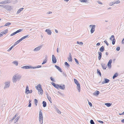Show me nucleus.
I'll return each instance as SVG.
<instances>
[{"label":"nucleus","instance_id":"obj_1","mask_svg":"<svg viewBox=\"0 0 124 124\" xmlns=\"http://www.w3.org/2000/svg\"><path fill=\"white\" fill-rule=\"evenodd\" d=\"M21 77V76L18 74H16L14 75L12 78V81L14 83H16L17 81L20 80Z\"/></svg>","mask_w":124,"mask_h":124},{"label":"nucleus","instance_id":"obj_2","mask_svg":"<svg viewBox=\"0 0 124 124\" xmlns=\"http://www.w3.org/2000/svg\"><path fill=\"white\" fill-rule=\"evenodd\" d=\"M41 88V85L40 84H38L37 86L35 87V88L38 90L39 94L40 95H42L43 94V91Z\"/></svg>","mask_w":124,"mask_h":124},{"label":"nucleus","instance_id":"obj_3","mask_svg":"<svg viewBox=\"0 0 124 124\" xmlns=\"http://www.w3.org/2000/svg\"><path fill=\"white\" fill-rule=\"evenodd\" d=\"M74 80L75 83L77 85V89L78 90L79 92H80V84L78 83V81L76 79L74 78Z\"/></svg>","mask_w":124,"mask_h":124},{"label":"nucleus","instance_id":"obj_4","mask_svg":"<svg viewBox=\"0 0 124 124\" xmlns=\"http://www.w3.org/2000/svg\"><path fill=\"white\" fill-rule=\"evenodd\" d=\"M5 86L4 87V89L8 88L10 86V82L9 81H8L5 82Z\"/></svg>","mask_w":124,"mask_h":124},{"label":"nucleus","instance_id":"obj_5","mask_svg":"<svg viewBox=\"0 0 124 124\" xmlns=\"http://www.w3.org/2000/svg\"><path fill=\"white\" fill-rule=\"evenodd\" d=\"M89 27H92L91 30L90 31L91 33H93L95 31V25H90Z\"/></svg>","mask_w":124,"mask_h":124},{"label":"nucleus","instance_id":"obj_6","mask_svg":"<svg viewBox=\"0 0 124 124\" xmlns=\"http://www.w3.org/2000/svg\"><path fill=\"white\" fill-rule=\"evenodd\" d=\"M110 40L112 41V44L114 45L115 43V39L114 36L113 35H112L109 39Z\"/></svg>","mask_w":124,"mask_h":124},{"label":"nucleus","instance_id":"obj_7","mask_svg":"<svg viewBox=\"0 0 124 124\" xmlns=\"http://www.w3.org/2000/svg\"><path fill=\"white\" fill-rule=\"evenodd\" d=\"M52 61L53 63H56L57 62V59L54 55H52Z\"/></svg>","mask_w":124,"mask_h":124},{"label":"nucleus","instance_id":"obj_8","mask_svg":"<svg viewBox=\"0 0 124 124\" xmlns=\"http://www.w3.org/2000/svg\"><path fill=\"white\" fill-rule=\"evenodd\" d=\"M10 2V0H6L0 2V4H3L8 3Z\"/></svg>","mask_w":124,"mask_h":124},{"label":"nucleus","instance_id":"obj_9","mask_svg":"<svg viewBox=\"0 0 124 124\" xmlns=\"http://www.w3.org/2000/svg\"><path fill=\"white\" fill-rule=\"evenodd\" d=\"M21 68L23 69H32V66H28L26 65L22 67Z\"/></svg>","mask_w":124,"mask_h":124},{"label":"nucleus","instance_id":"obj_10","mask_svg":"<svg viewBox=\"0 0 124 124\" xmlns=\"http://www.w3.org/2000/svg\"><path fill=\"white\" fill-rule=\"evenodd\" d=\"M42 47V46H40L34 49L33 51H37L39 50Z\"/></svg>","mask_w":124,"mask_h":124},{"label":"nucleus","instance_id":"obj_11","mask_svg":"<svg viewBox=\"0 0 124 124\" xmlns=\"http://www.w3.org/2000/svg\"><path fill=\"white\" fill-rule=\"evenodd\" d=\"M112 60L111 59H110L107 65L109 68H110L111 67V64L112 62Z\"/></svg>","mask_w":124,"mask_h":124},{"label":"nucleus","instance_id":"obj_12","mask_svg":"<svg viewBox=\"0 0 124 124\" xmlns=\"http://www.w3.org/2000/svg\"><path fill=\"white\" fill-rule=\"evenodd\" d=\"M45 32H47V33L48 35H51L52 33V32L51 30L49 29H46L45 30Z\"/></svg>","mask_w":124,"mask_h":124},{"label":"nucleus","instance_id":"obj_13","mask_svg":"<svg viewBox=\"0 0 124 124\" xmlns=\"http://www.w3.org/2000/svg\"><path fill=\"white\" fill-rule=\"evenodd\" d=\"M42 111V110H40L39 111V118H43Z\"/></svg>","mask_w":124,"mask_h":124},{"label":"nucleus","instance_id":"obj_14","mask_svg":"<svg viewBox=\"0 0 124 124\" xmlns=\"http://www.w3.org/2000/svg\"><path fill=\"white\" fill-rule=\"evenodd\" d=\"M110 80L107 78H105L104 81L102 82V84H104V83H108L109 82Z\"/></svg>","mask_w":124,"mask_h":124},{"label":"nucleus","instance_id":"obj_15","mask_svg":"<svg viewBox=\"0 0 124 124\" xmlns=\"http://www.w3.org/2000/svg\"><path fill=\"white\" fill-rule=\"evenodd\" d=\"M29 91L30 90L29 89L28 86L27 85L26 87L25 93L26 94H28L29 93Z\"/></svg>","mask_w":124,"mask_h":124},{"label":"nucleus","instance_id":"obj_16","mask_svg":"<svg viewBox=\"0 0 124 124\" xmlns=\"http://www.w3.org/2000/svg\"><path fill=\"white\" fill-rule=\"evenodd\" d=\"M54 67H55L59 71L61 72H62V70L57 65H55Z\"/></svg>","mask_w":124,"mask_h":124},{"label":"nucleus","instance_id":"obj_17","mask_svg":"<svg viewBox=\"0 0 124 124\" xmlns=\"http://www.w3.org/2000/svg\"><path fill=\"white\" fill-rule=\"evenodd\" d=\"M51 84L54 87L58 89V87L59 85L57 84H56L55 83H54L53 82H52L51 83Z\"/></svg>","mask_w":124,"mask_h":124},{"label":"nucleus","instance_id":"obj_18","mask_svg":"<svg viewBox=\"0 0 124 124\" xmlns=\"http://www.w3.org/2000/svg\"><path fill=\"white\" fill-rule=\"evenodd\" d=\"M59 88H60V89L62 90H64L65 88V86L64 85H63L62 86L59 85L58 87V89Z\"/></svg>","mask_w":124,"mask_h":124},{"label":"nucleus","instance_id":"obj_19","mask_svg":"<svg viewBox=\"0 0 124 124\" xmlns=\"http://www.w3.org/2000/svg\"><path fill=\"white\" fill-rule=\"evenodd\" d=\"M101 65L103 69L105 70L106 69L107 66L106 65H105V64L102 63Z\"/></svg>","mask_w":124,"mask_h":124},{"label":"nucleus","instance_id":"obj_20","mask_svg":"<svg viewBox=\"0 0 124 124\" xmlns=\"http://www.w3.org/2000/svg\"><path fill=\"white\" fill-rule=\"evenodd\" d=\"M98 53L99 54V57L98 59L99 60H100L102 56V53L101 52H98Z\"/></svg>","mask_w":124,"mask_h":124},{"label":"nucleus","instance_id":"obj_21","mask_svg":"<svg viewBox=\"0 0 124 124\" xmlns=\"http://www.w3.org/2000/svg\"><path fill=\"white\" fill-rule=\"evenodd\" d=\"M99 93L100 92L99 91H96L93 93V94L95 96H97L99 94Z\"/></svg>","mask_w":124,"mask_h":124},{"label":"nucleus","instance_id":"obj_22","mask_svg":"<svg viewBox=\"0 0 124 124\" xmlns=\"http://www.w3.org/2000/svg\"><path fill=\"white\" fill-rule=\"evenodd\" d=\"M104 47L103 46H102L100 48L99 50L101 52H102L104 51Z\"/></svg>","mask_w":124,"mask_h":124},{"label":"nucleus","instance_id":"obj_23","mask_svg":"<svg viewBox=\"0 0 124 124\" xmlns=\"http://www.w3.org/2000/svg\"><path fill=\"white\" fill-rule=\"evenodd\" d=\"M68 60L69 62H71L72 61V57L70 53L69 57L68 58Z\"/></svg>","mask_w":124,"mask_h":124},{"label":"nucleus","instance_id":"obj_24","mask_svg":"<svg viewBox=\"0 0 124 124\" xmlns=\"http://www.w3.org/2000/svg\"><path fill=\"white\" fill-rule=\"evenodd\" d=\"M23 9V8H22L19 9L16 13L17 14H18L21 12L22 11Z\"/></svg>","mask_w":124,"mask_h":124},{"label":"nucleus","instance_id":"obj_25","mask_svg":"<svg viewBox=\"0 0 124 124\" xmlns=\"http://www.w3.org/2000/svg\"><path fill=\"white\" fill-rule=\"evenodd\" d=\"M112 104L111 103H105V105L108 107H109L111 106Z\"/></svg>","mask_w":124,"mask_h":124},{"label":"nucleus","instance_id":"obj_26","mask_svg":"<svg viewBox=\"0 0 124 124\" xmlns=\"http://www.w3.org/2000/svg\"><path fill=\"white\" fill-rule=\"evenodd\" d=\"M43 106L44 107H46V102L45 101H43L42 102Z\"/></svg>","mask_w":124,"mask_h":124},{"label":"nucleus","instance_id":"obj_27","mask_svg":"<svg viewBox=\"0 0 124 124\" xmlns=\"http://www.w3.org/2000/svg\"><path fill=\"white\" fill-rule=\"evenodd\" d=\"M41 67V65H38L37 66H34V67H32V69H35L36 68H40Z\"/></svg>","mask_w":124,"mask_h":124},{"label":"nucleus","instance_id":"obj_28","mask_svg":"<svg viewBox=\"0 0 124 124\" xmlns=\"http://www.w3.org/2000/svg\"><path fill=\"white\" fill-rule=\"evenodd\" d=\"M118 74L117 73H115L114 75L113 76V79H114L115 78L117 77L118 76Z\"/></svg>","mask_w":124,"mask_h":124},{"label":"nucleus","instance_id":"obj_29","mask_svg":"<svg viewBox=\"0 0 124 124\" xmlns=\"http://www.w3.org/2000/svg\"><path fill=\"white\" fill-rule=\"evenodd\" d=\"M39 121L40 124H42L43 123V118H39Z\"/></svg>","mask_w":124,"mask_h":124},{"label":"nucleus","instance_id":"obj_30","mask_svg":"<svg viewBox=\"0 0 124 124\" xmlns=\"http://www.w3.org/2000/svg\"><path fill=\"white\" fill-rule=\"evenodd\" d=\"M18 115V114L17 113L13 117V118L11 119V121H13L16 117Z\"/></svg>","mask_w":124,"mask_h":124},{"label":"nucleus","instance_id":"obj_31","mask_svg":"<svg viewBox=\"0 0 124 124\" xmlns=\"http://www.w3.org/2000/svg\"><path fill=\"white\" fill-rule=\"evenodd\" d=\"M7 5H0V7L1 8H3L6 9L7 8Z\"/></svg>","mask_w":124,"mask_h":124},{"label":"nucleus","instance_id":"obj_32","mask_svg":"<svg viewBox=\"0 0 124 124\" xmlns=\"http://www.w3.org/2000/svg\"><path fill=\"white\" fill-rule=\"evenodd\" d=\"M34 102L36 105V106L37 105V103L38 102V100L36 99H35L34 100Z\"/></svg>","mask_w":124,"mask_h":124},{"label":"nucleus","instance_id":"obj_33","mask_svg":"<svg viewBox=\"0 0 124 124\" xmlns=\"http://www.w3.org/2000/svg\"><path fill=\"white\" fill-rule=\"evenodd\" d=\"M120 2V1L119 0H117L116 1L115 0L114 1V4H119Z\"/></svg>","mask_w":124,"mask_h":124},{"label":"nucleus","instance_id":"obj_34","mask_svg":"<svg viewBox=\"0 0 124 124\" xmlns=\"http://www.w3.org/2000/svg\"><path fill=\"white\" fill-rule=\"evenodd\" d=\"M11 24V23H6L5 24V25L4 26H8L9 25H10Z\"/></svg>","mask_w":124,"mask_h":124},{"label":"nucleus","instance_id":"obj_35","mask_svg":"<svg viewBox=\"0 0 124 124\" xmlns=\"http://www.w3.org/2000/svg\"><path fill=\"white\" fill-rule=\"evenodd\" d=\"M77 44L81 46H82L83 44V42H79L78 41H77Z\"/></svg>","mask_w":124,"mask_h":124},{"label":"nucleus","instance_id":"obj_36","mask_svg":"<svg viewBox=\"0 0 124 124\" xmlns=\"http://www.w3.org/2000/svg\"><path fill=\"white\" fill-rule=\"evenodd\" d=\"M47 98L48 100L50 101V102L51 103H52V100L51 99L50 97L49 96H47Z\"/></svg>","mask_w":124,"mask_h":124},{"label":"nucleus","instance_id":"obj_37","mask_svg":"<svg viewBox=\"0 0 124 124\" xmlns=\"http://www.w3.org/2000/svg\"><path fill=\"white\" fill-rule=\"evenodd\" d=\"M20 118V116H18L17 117L15 120L16 121L15 122V123H16V122H17L18 121V120Z\"/></svg>","mask_w":124,"mask_h":124},{"label":"nucleus","instance_id":"obj_38","mask_svg":"<svg viewBox=\"0 0 124 124\" xmlns=\"http://www.w3.org/2000/svg\"><path fill=\"white\" fill-rule=\"evenodd\" d=\"M97 73L100 76H101V74L100 72V71L98 69H97Z\"/></svg>","mask_w":124,"mask_h":124},{"label":"nucleus","instance_id":"obj_39","mask_svg":"<svg viewBox=\"0 0 124 124\" xmlns=\"http://www.w3.org/2000/svg\"><path fill=\"white\" fill-rule=\"evenodd\" d=\"M29 36L28 35H27L26 36H23V37H22L21 38V39L23 40L24 39L26 38H27L28 36Z\"/></svg>","mask_w":124,"mask_h":124},{"label":"nucleus","instance_id":"obj_40","mask_svg":"<svg viewBox=\"0 0 124 124\" xmlns=\"http://www.w3.org/2000/svg\"><path fill=\"white\" fill-rule=\"evenodd\" d=\"M13 63L15 64L16 66H17L18 65V62L17 61H14L13 62Z\"/></svg>","mask_w":124,"mask_h":124},{"label":"nucleus","instance_id":"obj_41","mask_svg":"<svg viewBox=\"0 0 124 124\" xmlns=\"http://www.w3.org/2000/svg\"><path fill=\"white\" fill-rule=\"evenodd\" d=\"M47 60L46 59H45L43 61V62L42 63V64H44L46 63L47 62Z\"/></svg>","mask_w":124,"mask_h":124},{"label":"nucleus","instance_id":"obj_42","mask_svg":"<svg viewBox=\"0 0 124 124\" xmlns=\"http://www.w3.org/2000/svg\"><path fill=\"white\" fill-rule=\"evenodd\" d=\"M14 46L13 45L7 51L8 52L10 51L11 50L12 48L14 47Z\"/></svg>","mask_w":124,"mask_h":124},{"label":"nucleus","instance_id":"obj_43","mask_svg":"<svg viewBox=\"0 0 124 124\" xmlns=\"http://www.w3.org/2000/svg\"><path fill=\"white\" fill-rule=\"evenodd\" d=\"M22 30H23L22 29H19V30H17L16 31V33H18L19 32L21 31H22Z\"/></svg>","mask_w":124,"mask_h":124},{"label":"nucleus","instance_id":"obj_44","mask_svg":"<svg viewBox=\"0 0 124 124\" xmlns=\"http://www.w3.org/2000/svg\"><path fill=\"white\" fill-rule=\"evenodd\" d=\"M79 1L82 2H86L87 1V0H80Z\"/></svg>","mask_w":124,"mask_h":124},{"label":"nucleus","instance_id":"obj_45","mask_svg":"<svg viewBox=\"0 0 124 124\" xmlns=\"http://www.w3.org/2000/svg\"><path fill=\"white\" fill-rule=\"evenodd\" d=\"M65 65L67 66L68 67H69L70 65L67 62H65Z\"/></svg>","mask_w":124,"mask_h":124},{"label":"nucleus","instance_id":"obj_46","mask_svg":"<svg viewBox=\"0 0 124 124\" xmlns=\"http://www.w3.org/2000/svg\"><path fill=\"white\" fill-rule=\"evenodd\" d=\"M90 123L91 124H95L94 123L93 120H90Z\"/></svg>","mask_w":124,"mask_h":124},{"label":"nucleus","instance_id":"obj_47","mask_svg":"<svg viewBox=\"0 0 124 124\" xmlns=\"http://www.w3.org/2000/svg\"><path fill=\"white\" fill-rule=\"evenodd\" d=\"M114 4H115L114 3V1L113 2H111L109 3V5L110 6H112Z\"/></svg>","mask_w":124,"mask_h":124},{"label":"nucleus","instance_id":"obj_48","mask_svg":"<svg viewBox=\"0 0 124 124\" xmlns=\"http://www.w3.org/2000/svg\"><path fill=\"white\" fill-rule=\"evenodd\" d=\"M17 34V33H16V31H15V32L13 33L12 34H11L10 35L11 36H12L14 35H15V34Z\"/></svg>","mask_w":124,"mask_h":124},{"label":"nucleus","instance_id":"obj_49","mask_svg":"<svg viewBox=\"0 0 124 124\" xmlns=\"http://www.w3.org/2000/svg\"><path fill=\"white\" fill-rule=\"evenodd\" d=\"M104 42H105L106 44V45L107 46H108L109 45V44L108 43V42L107 41H106V40H105L104 41Z\"/></svg>","mask_w":124,"mask_h":124},{"label":"nucleus","instance_id":"obj_50","mask_svg":"<svg viewBox=\"0 0 124 124\" xmlns=\"http://www.w3.org/2000/svg\"><path fill=\"white\" fill-rule=\"evenodd\" d=\"M50 79H51V80L53 82H55V80H54L53 78L52 77H50Z\"/></svg>","mask_w":124,"mask_h":124},{"label":"nucleus","instance_id":"obj_51","mask_svg":"<svg viewBox=\"0 0 124 124\" xmlns=\"http://www.w3.org/2000/svg\"><path fill=\"white\" fill-rule=\"evenodd\" d=\"M29 104L28 105V107H30L31 106V103H30L31 101L30 100L29 101Z\"/></svg>","mask_w":124,"mask_h":124},{"label":"nucleus","instance_id":"obj_52","mask_svg":"<svg viewBox=\"0 0 124 124\" xmlns=\"http://www.w3.org/2000/svg\"><path fill=\"white\" fill-rule=\"evenodd\" d=\"M19 43L17 41L14 44L13 46H15L18 44Z\"/></svg>","mask_w":124,"mask_h":124},{"label":"nucleus","instance_id":"obj_53","mask_svg":"<svg viewBox=\"0 0 124 124\" xmlns=\"http://www.w3.org/2000/svg\"><path fill=\"white\" fill-rule=\"evenodd\" d=\"M1 34H3H3H6V33L4 31H1Z\"/></svg>","mask_w":124,"mask_h":124},{"label":"nucleus","instance_id":"obj_54","mask_svg":"<svg viewBox=\"0 0 124 124\" xmlns=\"http://www.w3.org/2000/svg\"><path fill=\"white\" fill-rule=\"evenodd\" d=\"M74 59H75L76 62L78 64H79L78 61V60L77 59H76L75 58H74Z\"/></svg>","mask_w":124,"mask_h":124},{"label":"nucleus","instance_id":"obj_55","mask_svg":"<svg viewBox=\"0 0 124 124\" xmlns=\"http://www.w3.org/2000/svg\"><path fill=\"white\" fill-rule=\"evenodd\" d=\"M88 104L90 106V107H92V103L90 102H89L88 101Z\"/></svg>","mask_w":124,"mask_h":124},{"label":"nucleus","instance_id":"obj_56","mask_svg":"<svg viewBox=\"0 0 124 124\" xmlns=\"http://www.w3.org/2000/svg\"><path fill=\"white\" fill-rule=\"evenodd\" d=\"M120 50V47H117L116 48V50L117 51H119Z\"/></svg>","mask_w":124,"mask_h":124},{"label":"nucleus","instance_id":"obj_57","mask_svg":"<svg viewBox=\"0 0 124 124\" xmlns=\"http://www.w3.org/2000/svg\"><path fill=\"white\" fill-rule=\"evenodd\" d=\"M98 121L101 124H103V122L102 121L100 120H98Z\"/></svg>","mask_w":124,"mask_h":124},{"label":"nucleus","instance_id":"obj_58","mask_svg":"<svg viewBox=\"0 0 124 124\" xmlns=\"http://www.w3.org/2000/svg\"><path fill=\"white\" fill-rule=\"evenodd\" d=\"M62 74H63V76H64L66 77L67 76L66 73H64V72H63Z\"/></svg>","mask_w":124,"mask_h":124},{"label":"nucleus","instance_id":"obj_59","mask_svg":"<svg viewBox=\"0 0 124 124\" xmlns=\"http://www.w3.org/2000/svg\"><path fill=\"white\" fill-rule=\"evenodd\" d=\"M22 40V39H21V38L19 40H17V41L19 43V42H20Z\"/></svg>","mask_w":124,"mask_h":124},{"label":"nucleus","instance_id":"obj_60","mask_svg":"<svg viewBox=\"0 0 124 124\" xmlns=\"http://www.w3.org/2000/svg\"><path fill=\"white\" fill-rule=\"evenodd\" d=\"M57 112L59 114H61V111L59 110L58 109V110H57Z\"/></svg>","mask_w":124,"mask_h":124},{"label":"nucleus","instance_id":"obj_61","mask_svg":"<svg viewBox=\"0 0 124 124\" xmlns=\"http://www.w3.org/2000/svg\"><path fill=\"white\" fill-rule=\"evenodd\" d=\"M4 31L6 33H7L8 32V29H6V30H4Z\"/></svg>","mask_w":124,"mask_h":124},{"label":"nucleus","instance_id":"obj_62","mask_svg":"<svg viewBox=\"0 0 124 124\" xmlns=\"http://www.w3.org/2000/svg\"><path fill=\"white\" fill-rule=\"evenodd\" d=\"M57 93H58L59 94H61L62 95H63V94L62 93H61V92H60L59 91H58L57 92Z\"/></svg>","mask_w":124,"mask_h":124},{"label":"nucleus","instance_id":"obj_63","mask_svg":"<svg viewBox=\"0 0 124 124\" xmlns=\"http://www.w3.org/2000/svg\"><path fill=\"white\" fill-rule=\"evenodd\" d=\"M121 122L122 123H124V118L123 119H122L121 120Z\"/></svg>","mask_w":124,"mask_h":124},{"label":"nucleus","instance_id":"obj_64","mask_svg":"<svg viewBox=\"0 0 124 124\" xmlns=\"http://www.w3.org/2000/svg\"><path fill=\"white\" fill-rule=\"evenodd\" d=\"M122 44L124 43V38H123L122 41Z\"/></svg>","mask_w":124,"mask_h":124}]
</instances>
